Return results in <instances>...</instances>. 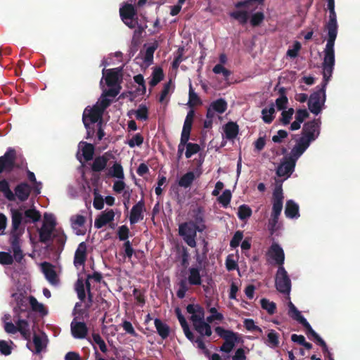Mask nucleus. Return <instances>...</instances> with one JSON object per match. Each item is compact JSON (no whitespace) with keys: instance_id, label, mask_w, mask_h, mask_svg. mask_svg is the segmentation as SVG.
I'll list each match as a JSON object with an SVG mask.
<instances>
[{"instance_id":"55","label":"nucleus","mask_w":360,"mask_h":360,"mask_svg":"<svg viewBox=\"0 0 360 360\" xmlns=\"http://www.w3.org/2000/svg\"><path fill=\"white\" fill-rule=\"evenodd\" d=\"M243 325L245 329L248 331H257L260 333H262V330L258 326H256L255 321L252 319H246L243 321Z\"/></svg>"},{"instance_id":"33","label":"nucleus","mask_w":360,"mask_h":360,"mask_svg":"<svg viewBox=\"0 0 360 360\" xmlns=\"http://www.w3.org/2000/svg\"><path fill=\"white\" fill-rule=\"evenodd\" d=\"M165 75L163 72V70L160 67L154 68L152 74H151V79L149 82V85L151 88L155 86L158 84H159L163 79Z\"/></svg>"},{"instance_id":"59","label":"nucleus","mask_w":360,"mask_h":360,"mask_svg":"<svg viewBox=\"0 0 360 360\" xmlns=\"http://www.w3.org/2000/svg\"><path fill=\"white\" fill-rule=\"evenodd\" d=\"M92 338L94 342L97 344L103 353H105L108 350L105 341L102 339L101 336L98 333H93Z\"/></svg>"},{"instance_id":"30","label":"nucleus","mask_w":360,"mask_h":360,"mask_svg":"<svg viewBox=\"0 0 360 360\" xmlns=\"http://www.w3.org/2000/svg\"><path fill=\"white\" fill-rule=\"evenodd\" d=\"M224 131L226 138L229 140L234 139L239 132L238 125L233 122H229L224 125Z\"/></svg>"},{"instance_id":"22","label":"nucleus","mask_w":360,"mask_h":360,"mask_svg":"<svg viewBox=\"0 0 360 360\" xmlns=\"http://www.w3.org/2000/svg\"><path fill=\"white\" fill-rule=\"evenodd\" d=\"M71 333L75 338L84 339L88 333V328L84 322L73 320L70 325Z\"/></svg>"},{"instance_id":"9","label":"nucleus","mask_w":360,"mask_h":360,"mask_svg":"<svg viewBox=\"0 0 360 360\" xmlns=\"http://www.w3.org/2000/svg\"><path fill=\"white\" fill-rule=\"evenodd\" d=\"M179 235L184 242L191 248L196 247L195 238L197 236L193 221H186L179 225Z\"/></svg>"},{"instance_id":"35","label":"nucleus","mask_w":360,"mask_h":360,"mask_svg":"<svg viewBox=\"0 0 360 360\" xmlns=\"http://www.w3.org/2000/svg\"><path fill=\"white\" fill-rule=\"evenodd\" d=\"M75 290L77 297L81 302H84L86 297V292L84 287V280L82 278H78L75 284Z\"/></svg>"},{"instance_id":"45","label":"nucleus","mask_w":360,"mask_h":360,"mask_svg":"<svg viewBox=\"0 0 360 360\" xmlns=\"http://www.w3.org/2000/svg\"><path fill=\"white\" fill-rule=\"evenodd\" d=\"M174 89V85L173 84L172 79H169L163 86V89H162V90L160 93V96L159 97V102L163 103L165 98L167 96V95L171 91H173Z\"/></svg>"},{"instance_id":"36","label":"nucleus","mask_w":360,"mask_h":360,"mask_svg":"<svg viewBox=\"0 0 360 360\" xmlns=\"http://www.w3.org/2000/svg\"><path fill=\"white\" fill-rule=\"evenodd\" d=\"M0 191L9 201H15L13 192L10 189L8 182L6 179L0 180Z\"/></svg>"},{"instance_id":"46","label":"nucleus","mask_w":360,"mask_h":360,"mask_svg":"<svg viewBox=\"0 0 360 360\" xmlns=\"http://www.w3.org/2000/svg\"><path fill=\"white\" fill-rule=\"evenodd\" d=\"M279 217V214L271 213V217L268 222V229L271 235H273L278 229V223Z\"/></svg>"},{"instance_id":"27","label":"nucleus","mask_w":360,"mask_h":360,"mask_svg":"<svg viewBox=\"0 0 360 360\" xmlns=\"http://www.w3.org/2000/svg\"><path fill=\"white\" fill-rule=\"evenodd\" d=\"M42 271L49 282L53 285H56L58 283V276L53 266L46 262L41 264Z\"/></svg>"},{"instance_id":"58","label":"nucleus","mask_w":360,"mask_h":360,"mask_svg":"<svg viewBox=\"0 0 360 360\" xmlns=\"http://www.w3.org/2000/svg\"><path fill=\"white\" fill-rule=\"evenodd\" d=\"M294 112V109L292 108L282 112L281 122L283 125H287L290 123Z\"/></svg>"},{"instance_id":"44","label":"nucleus","mask_w":360,"mask_h":360,"mask_svg":"<svg viewBox=\"0 0 360 360\" xmlns=\"http://www.w3.org/2000/svg\"><path fill=\"white\" fill-rule=\"evenodd\" d=\"M188 104L190 106L201 105L202 101L198 95L194 91L191 82L189 83V92H188Z\"/></svg>"},{"instance_id":"13","label":"nucleus","mask_w":360,"mask_h":360,"mask_svg":"<svg viewBox=\"0 0 360 360\" xmlns=\"http://www.w3.org/2000/svg\"><path fill=\"white\" fill-rule=\"evenodd\" d=\"M103 112L98 108V103H96L93 107H86L82 115V122L85 127H88L89 123L92 124L98 123V122H103Z\"/></svg>"},{"instance_id":"3","label":"nucleus","mask_w":360,"mask_h":360,"mask_svg":"<svg viewBox=\"0 0 360 360\" xmlns=\"http://www.w3.org/2000/svg\"><path fill=\"white\" fill-rule=\"evenodd\" d=\"M327 7L329 11V19L325 25V29L328 32V39L324 49V55H326L330 60L335 56L334 46L338 29L337 15L335 11V0H327Z\"/></svg>"},{"instance_id":"28","label":"nucleus","mask_w":360,"mask_h":360,"mask_svg":"<svg viewBox=\"0 0 360 360\" xmlns=\"http://www.w3.org/2000/svg\"><path fill=\"white\" fill-rule=\"evenodd\" d=\"M22 214L23 213L22 212ZM22 218L23 220L21 226L25 227L27 224L39 221L41 219V214L39 211L37 210L36 209L31 208L25 211L24 214H22Z\"/></svg>"},{"instance_id":"31","label":"nucleus","mask_w":360,"mask_h":360,"mask_svg":"<svg viewBox=\"0 0 360 360\" xmlns=\"http://www.w3.org/2000/svg\"><path fill=\"white\" fill-rule=\"evenodd\" d=\"M154 324L158 335L162 338V339H167L170 333V328L169 326L159 319H155Z\"/></svg>"},{"instance_id":"8","label":"nucleus","mask_w":360,"mask_h":360,"mask_svg":"<svg viewBox=\"0 0 360 360\" xmlns=\"http://www.w3.org/2000/svg\"><path fill=\"white\" fill-rule=\"evenodd\" d=\"M4 330L9 334H15L17 332H20V335L25 340L30 341L31 339L30 324L25 319H18L16 321V326L12 322H6L4 325Z\"/></svg>"},{"instance_id":"51","label":"nucleus","mask_w":360,"mask_h":360,"mask_svg":"<svg viewBox=\"0 0 360 360\" xmlns=\"http://www.w3.org/2000/svg\"><path fill=\"white\" fill-rule=\"evenodd\" d=\"M110 174L117 179H124V172L122 165L119 163L115 162L110 170Z\"/></svg>"},{"instance_id":"43","label":"nucleus","mask_w":360,"mask_h":360,"mask_svg":"<svg viewBox=\"0 0 360 360\" xmlns=\"http://www.w3.org/2000/svg\"><path fill=\"white\" fill-rule=\"evenodd\" d=\"M29 300H30V304L33 311L39 312L41 314H47V311H46L45 307L44 306V304H42L41 303H39L34 297L30 296L29 297Z\"/></svg>"},{"instance_id":"41","label":"nucleus","mask_w":360,"mask_h":360,"mask_svg":"<svg viewBox=\"0 0 360 360\" xmlns=\"http://www.w3.org/2000/svg\"><path fill=\"white\" fill-rule=\"evenodd\" d=\"M275 113V108L274 105L272 103L269 108H264L262 110V120L263 121L266 123L269 124L271 123L274 118V114Z\"/></svg>"},{"instance_id":"6","label":"nucleus","mask_w":360,"mask_h":360,"mask_svg":"<svg viewBox=\"0 0 360 360\" xmlns=\"http://www.w3.org/2000/svg\"><path fill=\"white\" fill-rule=\"evenodd\" d=\"M265 0H243L238 1L235 4V7L238 9L245 8L246 10H238L232 11L229 13L231 18L236 20L241 25H245L249 19V13L248 11H255L259 5H263Z\"/></svg>"},{"instance_id":"15","label":"nucleus","mask_w":360,"mask_h":360,"mask_svg":"<svg viewBox=\"0 0 360 360\" xmlns=\"http://www.w3.org/2000/svg\"><path fill=\"white\" fill-rule=\"evenodd\" d=\"M297 160V158H295L292 155L284 157L283 161L281 162L276 169V174L280 177L285 176L289 177L294 172Z\"/></svg>"},{"instance_id":"1","label":"nucleus","mask_w":360,"mask_h":360,"mask_svg":"<svg viewBox=\"0 0 360 360\" xmlns=\"http://www.w3.org/2000/svg\"><path fill=\"white\" fill-rule=\"evenodd\" d=\"M335 65V56L332 59L328 60L326 55H324L323 62V81L321 83V86L316 87L318 89L312 93L308 100V108L311 112L317 115L321 110L324 105L326 99V88L330 80Z\"/></svg>"},{"instance_id":"39","label":"nucleus","mask_w":360,"mask_h":360,"mask_svg":"<svg viewBox=\"0 0 360 360\" xmlns=\"http://www.w3.org/2000/svg\"><path fill=\"white\" fill-rule=\"evenodd\" d=\"M215 112L222 114L227 109V103L223 98H219L211 103L210 105Z\"/></svg>"},{"instance_id":"34","label":"nucleus","mask_w":360,"mask_h":360,"mask_svg":"<svg viewBox=\"0 0 360 360\" xmlns=\"http://www.w3.org/2000/svg\"><path fill=\"white\" fill-rule=\"evenodd\" d=\"M52 239L56 240L57 250L59 252H61L64 249V246L67 240L66 235L63 231L55 230Z\"/></svg>"},{"instance_id":"60","label":"nucleus","mask_w":360,"mask_h":360,"mask_svg":"<svg viewBox=\"0 0 360 360\" xmlns=\"http://www.w3.org/2000/svg\"><path fill=\"white\" fill-rule=\"evenodd\" d=\"M243 231H237L234 233L232 239L230 241V246L232 248H236L238 247L239 245H240V243L243 240Z\"/></svg>"},{"instance_id":"4","label":"nucleus","mask_w":360,"mask_h":360,"mask_svg":"<svg viewBox=\"0 0 360 360\" xmlns=\"http://www.w3.org/2000/svg\"><path fill=\"white\" fill-rule=\"evenodd\" d=\"M186 311L191 314V321L193 323L194 329L201 337L211 336L212 331L210 323L205 321V310L199 304H189L186 307Z\"/></svg>"},{"instance_id":"17","label":"nucleus","mask_w":360,"mask_h":360,"mask_svg":"<svg viewBox=\"0 0 360 360\" xmlns=\"http://www.w3.org/2000/svg\"><path fill=\"white\" fill-rule=\"evenodd\" d=\"M112 158H114V155L110 151L103 153L102 155L96 157L91 165V170L94 172H101L103 171L107 167L108 162Z\"/></svg>"},{"instance_id":"54","label":"nucleus","mask_w":360,"mask_h":360,"mask_svg":"<svg viewBox=\"0 0 360 360\" xmlns=\"http://www.w3.org/2000/svg\"><path fill=\"white\" fill-rule=\"evenodd\" d=\"M209 311L212 314L210 316H207L206 321L211 323L214 321H222L224 319V316L221 313L217 311V309L215 307H211L209 309Z\"/></svg>"},{"instance_id":"38","label":"nucleus","mask_w":360,"mask_h":360,"mask_svg":"<svg viewBox=\"0 0 360 360\" xmlns=\"http://www.w3.org/2000/svg\"><path fill=\"white\" fill-rule=\"evenodd\" d=\"M279 335L274 330H270L267 334L265 343L271 348H276L279 345Z\"/></svg>"},{"instance_id":"14","label":"nucleus","mask_w":360,"mask_h":360,"mask_svg":"<svg viewBox=\"0 0 360 360\" xmlns=\"http://www.w3.org/2000/svg\"><path fill=\"white\" fill-rule=\"evenodd\" d=\"M320 119H314L304 124L302 135L311 141H315L320 134Z\"/></svg>"},{"instance_id":"19","label":"nucleus","mask_w":360,"mask_h":360,"mask_svg":"<svg viewBox=\"0 0 360 360\" xmlns=\"http://www.w3.org/2000/svg\"><path fill=\"white\" fill-rule=\"evenodd\" d=\"M15 200L18 198L20 202L26 201L32 192V186L27 182L18 184L14 188Z\"/></svg>"},{"instance_id":"12","label":"nucleus","mask_w":360,"mask_h":360,"mask_svg":"<svg viewBox=\"0 0 360 360\" xmlns=\"http://www.w3.org/2000/svg\"><path fill=\"white\" fill-rule=\"evenodd\" d=\"M44 222L41 227L38 229L39 241L42 243H47L52 240L55 231L56 222L53 219H49L48 214H44Z\"/></svg>"},{"instance_id":"5","label":"nucleus","mask_w":360,"mask_h":360,"mask_svg":"<svg viewBox=\"0 0 360 360\" xmlns=\"http://www.w3.org/2000/svg\"><path fill=\"white\" fill-rule=\"evenodd\" d=\"M15 168H27L26 160L23 155L13 148H8L4 155L0 157V174L11 172Z\"/></svg>"},{"instance_id":"18","label":"nucleus","mask_w":360,"mask_h":360,"mask_svg":"<svg viewBox=\"0 0 360 360\" xmlns=\"http://www.w3.org/2000/svg\"><path fill=\"white\" fill-rule=\"evenodd\" d=\"M267 255L275 262L278 266H283L285 254L282 248L276 243H272Z\"/></svg>"},{"instance_id":"53","label":"nucleus","mask_w":360,"mask_h":360,"mask_svg":"<svg viewBox=\"0 0 360 360\" xmlns=\"http://www.w3.org/2000/svg\"><path fill=\"white\" fill-rule=\"evenodd\" d=\"M231 193L230 190L226 189L222 194L218 198V202L222 205L224 207H227L231 200Z\"/></svg>"},{"instance_id":"24","label":"nucleus","mask_w":360,"mask_h":360,"mask_svg":"<svg viewBox=\"0 0 360 360\" xmlns=\"http://www.w3.org/2000/svg\"><path fill=\"white\" fill-rule=\"evenodd\" d=\"M201 172L195 173L193 171H189L183 174L178 180V186L185 189L190 188L193 181L200 176Z\"/></svg>"},{"instance_id":"7","label":"nucleus","mask_w":360,"mask_h":360,"mask_svg":"<svg viewBox=\"0 0 360 360\" xmlns=\"http://www.w3.org/2000/svg\"><path fill=\"white\" fill-rule=\"evenodd\" d=\"M216 333L222 338L224 342L219 347V351L229 354L235 347L236 344L243 343V340L240 334L231 330H226L221 326L214 328Z\"/></svg>"},{"instance_id":"63","label":"nucleus","mask_w":360,"mask_h":360,"mask_svg":"<svg viewBox=\"0 0 360 360\" xmlns=\"http://www.w3.org/2000/svg\"><path fill=\"white\" fill-rule=\"evenodd\" d=\"M212 71L215 74H222L225 78H228L231 75V72L224 67L221 64H217Z\"/></svg>"},{"instance_id":"64","label":"nucleus","mask_w":360,"mask_h":360,"mask_svg":"<svg viewBox=\"0 0 360 360\" xmlns=\"http://www.w3.org/2000/svg\"><path fill=\"white\" fill-rule=\"evenodd\" d=\"M129 229L126 225H122L119 227L117 231V236L120 240L124 241L129 238Z\"/></svg>"},{"instance_id":"20","label":"nucleus","mask_w":360,"mask_h":360,"mask_svg":"<svg viewBox=\"0 0 360 360\" xmlns=\"http://www.w3.org/2000/svg\"><path fill=\"white\" fill-rule=\"evenodd\" d=\"M122 69L112 68L103 70V75L105 77V83L108 86H115L117 84Z\"/></svg>"},{"instance_id":"29","label":"nucleus","mask_w":360,"mask_h":360,"mask_svg":"<svg viewBox=\"0 0 360 360\" xmlns=\"http://www.w3.org/2000/svg\"><path fill=\"white\" fill-rule=\"evenodd\" d=\"M285 214L287 218L293 219L300 217L299 206L292 200H288L285 204Z\"/></svg>"},{"instance_id":"25","label":"nucleus","mask_w":360,"mask_h":360,"mask_svg":"<svg viewBox=\"0 0 360 360\" xmlns=\"http://www.w3.org/2000/svg\"><path fill=\"white\" fill-rule=\"evenodd\" d=\"M144 207L145 203L143 200H141L132 207L129 216V221L131 224H134L143 219L142 212Z\"/></svg>"},{"instance_id":"32","label":"nucleus","mask_w":360,"mask_h":360,"mask_svg":"<svg viewBox=\"0 0 360 360\" xmlns=\"http://www.w3.org/2000/svg\"><path fill=\"white\" fill-rule=\"evenodd\" d=\"M188 281L190 285H200L202 284V279L200 273V269L191 267L188 269Z\"/></svg>"},{"instance_id":"21","label":"nucleus","mask_w":360,"mask_h":360,"mask_svg":"<svg viewBox=\"0 0 360 360\" xmlns=\"http://www.w3.org/2000/svg\"><path fill=\"white\" fill-rule=\"evenodd\" d=\"M311 142V141L302 135L291 150L290 155L298 159L308 148Z\"/></svg>"},{"instance_id":"49","label":"nucleus","mask_w":360,"mask_h":360,"mask_svg":"<svg viewBox=\"0 0 360 360\" xmlns=\"http://www.w3.org/2000/svg\"><path fill=\"white\" fill-rule=\"evenodd\" d=\"M33 343L34 345L36 354H39L46 347V343L45 341L43 340L42 338L37 334H34Z\"/></svg>"},{"instance_id":"52","label":"nucleus","mask_w":360,"mask_h":360,"mask_svg":"<svg viewBox=\"0 0 360 360\" xmlns=\"http://www.w3.org/2000/svg\"><path fill=\"white\" fill-rule=\"evenodd\" d=\"M264 14L263 12L259 11L253 13L250 18V24L252 27L259 26L264 20Z\"/></svg>"},{"instance_id":"47","label":"nucleus","mask_w":360,"mask_h":360,"mask_svg":"<svg viewBox=\"0 0 360 360\" xmlns=\"http://www.w3.org/2000/svg\"><path fill=\"white\" fill-rule=\"evenodd\" d=\"M158 47V44L154 42L151 46L146 49L143 60L146 63H151L153 61V54Z\"/></svg>"},{"instance_id":"26","label":"nucleus","mask_w":360,"mask_h":360,"mask_svg":"<svg viewBox=\"0 0 360 360\" xmlns=\"http://www.w3.org/2000/svg\"><path fill=\"white\" fill-rule=\"evenodd\" d=\"M115 217V212L112 210H108L103 212L98 215L94 221V226L96 229H101L107 224L112 221Z\"/></svg>"},{"instance_id":"56","label":"nucleus","mask_w":360,"mask_h":360,"mask_svg":"<svg viewBox=\"0 0 360 360\" xmlns=\"http://www.w3.org/2000/svg\"><path fill=\"white\" fill-rule=\"evenodd\" d=\"M200 147L198 143H188L186 146L185 155L186 158H190L193 155L198 153Z\"/></svg>"},{"instance_id":"2","label":"nucleus","mask_w":360,"mask_h":360,"mask_svg":"<svg viewBox=\"0 0 360 360\" xmlns=\"http://www.w3.org/2000/svg\"><path fill=\"white\" fill-rule=\"evenodd\" d=\"M11 229L10 231L9 243L11 244L14 259L17 262H21L24 255L20 248V238L25 232V227L21 226L22 222V212L18 209H11Z\"/></svg>"},{"instance_id":"16","label":"nucleus","mask_w":360,"mask_h":360,"mask_svg":"<svg viewBox=\"0 0 360 360\" xmlns=\"http://www.w3.org/2000/svg\"><path fill=\"white\" fill-rule=\"evenodd\" d=\"M283 199L284 196L283 193L282 185H276L274 188L272 195V214L281 215L283 209Z\"/></svg>"},{"instance_id":"42","label":"nucleus","mask_w":360,"mask_h":360,"mask_svg":"<svg viewBox=\"0 0 360 360\" xmlns=\"http://www.w3.org/2000/svg\"><path fill=\"white\" fill-rule=\"evenodd\" d=\"M252 214V211L248 205L243 204L239 206L237 214L240 220H246L251 217Z\"/></svg>"},{"instance_id":"57","label":"nucleus","mask_w":360,"mask_h":360,"mask_svg":"<svg viewBox=\"0 0 360 360\" xmlns=\"http://www.w3.org/2000/svg\"><path fill=\"white\" fill-rule=\"evenodd\" d=\"M143 143V136L138 133L135 134L131 139L128 140L127 143L130 148H134L136 146H140Z\"/></svg>"},{"instance_id":"40","label":"nucleus","mask_w":360,"mask_h":360,"mask_svg":"<svg viewBox=\"0 0 360 360\" xmlns=\"http://www.w3.org/2000/svg\"><path fill=\"white\" fill-rule=\"evenodd\" d=\"M288 315L290 317H291L292 319L297 321L300 323H302V320H305L306 319L302 316L301 312L296 308V307L290 302L288 303Z\"/></svg>"},{"instance_id":"11","label":"nucleus","mask_w":360,"mask_h":360,"mask_svg":"<svg viewBox=\"0 0 360 360\" xmlns=\"http://www.w3.org/2000/svg\"><path fill=\"white\" fill-rule=\"evenodd\" d=\"M120 15L124 23L131 29L138 24L137 11L131 4H125L120 8Z\"/></svg>"},{"instance_id":"10","label":"nucleus","mask_w":360,"mask_h":360,"mask_svg":"<svg viewBox=\"0 0 360 360\" xmlns=\"http://www.w3.org/2000/svg\"><path fill=\"white\" fill-rule=\"evenodd\" d=\"M275 285L281 293L289 295L291 290V281L288 272L283 266H278L276 277Z\"/></svg>"},{"instance_id":"23","label":"nucleus","mask_w":360,"mask_h":360,"mask_svg":"<svg viewBox=\"0 0 360 360\" xmlns=\"http://www.w3.org/2000/svg\"><path fill=\"white\" fill-rule=\"evenodd\" d=\"M87 257V246L85 242L79 244L74 256L75 266H84Z\"/></svg>"},{"instance_id":"50","label":"nucleus","mask_w":360,"mask_h":360,"mask_svg":"<svg viewBox=\"0 0 360 360\" xmlns=\"http://www.w3.org/2000/svg\"><path fill=\"white\" fill-rule=\"evenodd\" d=\"M136 118L139 120H147L148 119V109L145 105H140L134 111Z\"/></svg>"},{"instance_id":"62","label":"nucleus","mask_w":360,"mask_h":360,"mask_svg":"<svg viewBox=\"0 0 360 360\" xmlns=\"http://www.w3.org/2000/svg\"><path fill=\"white\" fill-rule=\"evenodd\" d=\"M13 262V257L9 252H0V264L10 265Z\"/></svg>"},{"instance_id":"61","label":"nucleus","mask_w":360,"mask_h":360,"mask_svg":"<svg viewBox=\"0 0 360 360\" xmlns=\"http://www.w3.org/2000/svg\"><path fill=\"white\" fill-rule=\"evenodd\" d=\"M94 207L98 210H101L104 207V199L103 197L97 193V191H94V199L93 202Z\"/></svg>"},{"instance_id":"37","label":"nucleus","mask_w":360,"mask_h":360,"mask_svg":"<svg viewBox=\"0 0 360 360\" xmlns=\"http://www.w3.org/2000/svg\"><path fill=\"white\" fill-rule=\"evenodd\" d=\"M81 143L84 144V146L82 149V156L86 162H89L93 160L95 148L94 146L91 143L81 142Z\"/></svg>"},{"instance_id":"48","label":"nucleus","mask_w":360,"mask_h":360,"mask_svg":"<svg viewBox=\"0 0 360 360\" xmlns=\"http://www.w3.org/2000/svg\"><path fill=\"white\" fill-rule=\"evenodd\" d=\"M261 307L265 309L269 314H274L276 309V305L274 302H270L266 298H262L260 300Z\"/></svg>"}]
</instances>
